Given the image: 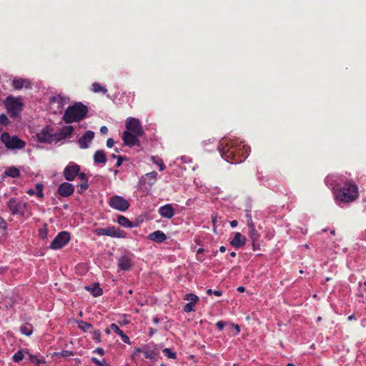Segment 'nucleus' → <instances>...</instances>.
<instances>
[{
    "label": "nucleus",
    "instance_id": "f257e3e1",
    "mask_svg": "<svg viewBox=\"0 0 366 366\" xmlns=\"http://www.w3.org/2000/svg\"><path fill=\"white\" fill-rule=\"evenodd\" d=\"M218 149L222 157L227 162L238 164L243 162L249 154L250 148L236 140H222Z\"/></svg>",
    "mask_w": 366,
    "mask_h": 366
},
{
    "label": "nucleus",
    "instance_id": "f03ea898",
    "mask_svg": "<svg viewBox=\"0 0 366 366\" xmlns=\"http://www.w3.org/2000/svg\"><path fill=\"white\" fill-rule=\"evenodd\" d=\"M358 197V187L352 180L346 181L336 192V199L343 203L352 202L355 201Z\"/></svg>",
    "mask_w": 366,
    "mask_h": 366
},
{
    "label": "nucleus",
    "instance_id": "7ed1b4c3",
    "mask_svg": "<svg viewBox=\"0 0 366 366\" xmlns=\"http://www.w3.org/2000/svg\"><path fill=\"white\" fill-rule=\"evenodd\" d=\"M88 107L81 102H76L65 110L63 120L66 124L78 122L86 117Z\"/></svg>",
    "mask_w": 366,
    "mask_h": 366
},
{
    "label": "nucleus",
    "instance_id": "20e7f679",
    "mask_svg": "<svg viewBox=\"0 0 366 366\" xmlns=\"http://www.w3.org/2000/svg\"><path fill=\"white\" fill-rule=\"evenodd\" d=\"M0 140L8 149H22L26 147V142L17 136H11L9 132H4Z\"/></svg>",
    "mask_w": 366,
    "mask_h": 366
},
{
    "label": "nucleus",
    "instance_id": "39448f33",
    "mask_svg": "<svg viewBox=\"0 0 366 366\" xmlns=\"http://www.w3.org/2000/svg\"><path fill=\"white\" fill-rule=\"evenodd\" d=\"M4 105L8 114L12 118L19 117L23 109V103L20 99L11 96L6 99Z\"/></svg>",
    "mask_w": 366,
    "mask_h": 366
},
{
    "label": "nucleus",
    "instance_id": "423d86ee",
    "mask_svg": "<svg viewBox=\"0 0 366 366\" xmlns=\"http://www.w3.org/2000/svg\"><path fill=\"white\" fill-rule=\"evenodd\" d=\"M38 141L41 143H51L57 142L56 132L51 127H46L37 133Z\"/></svg>",
    "mask_w": 366,
    "mask_h": 366
},
{
    "label": "nucleus",
    "instance_id": "0eeeda50",
    "mask_svg": "<svg viewBox=\"0 0 366 366\" xmlns=\"http://www.w3.org/2000/svg\"><path fill=\"white\" fill-rule=\"evenodd\" d=\"M125 127L127 131L134 133L137 136H143L144 131L139 119L128 117L126 120Z\"/></svg>",
    "mask_w": 366,
    "mask_h": 366
},
{
    "label": "nucleus",
    "instance_id": "6e6552de",
    "mask_svg": "<svg viewBox=\"0 0 366 366\" xmlns=\"http://www.w3.org/2000/svg\"><path fill=\"white\" fill-rule=\"evenodd\" d=\"M94 232L98 236L106 235L118 238H124L126 237V232L124 231L114 227L97 228L95 229Z\"/></svg>",
    "mask_w": 366,
    "mask_h": 366
},
{
    "label": "nucleus",
    "instance_id": "1a4fd4ad",
    "mask_svg": "<svg viewBox=\"0 0 366 366\" xmlns=\"http://www.w3.org/2000/svg\"><path fill=\"white\" fill-rule=\"evenodd\" d=\"M69 240L70 234L66 231L61 232L51 242L50 248L52 249H61L64 247L69 242Z\"/></svg>",
    "mask_w": 366,
    "mask_h": 366
},
{
    "label": "nucleus",
    "instance_id": "9d476101",
    "mask_svg": "<svg viewBox=\"0 0 366 366\" xmlns=\"http://www.w3.org/2000/svg\"><path fill=\"white\" fill-rule=\"evenodd\" d=\"M7 206L13 214L24 216L27 204L16 198H11L8 202Z\"/></svg>",
    "mask_w": 366,
    "mask_h": 366
},
{
    "label": "nucleus",
    "instance_id": "9b49d317",
    "mask_svg": "<svg viewBox=\"0 0 366 366\" xmlns=\"http://www.w3.org/2000/svg\"><path fill=\"white\" fill-rule=\"evenodd\" d=\"M109 205L117 210L124 212L129 207V202L121 196L114 195L110 197Z\"/></svg>",
    "mask_w": 366,
    "mask_h": 366
},
{
    "label": "nucleus",
    "instance_id": "f8f14e48",
    "mask_svg": "<svg viewBox=\"0 0 366 366\" xmlns=\"http://www.w3.org/2000/svg\"><path fill=\"white\" fill-rule=\"evenodd\" d=\"M80 172V166L74 162H69L63 171L64 179L69 182L74 180Z\"/></svg>",
    "mask_w": 366,
    "mask_h": 366
},
{
    "label": "nucleus",
    "instance_id": "ddd939ff",
    "mask_svg": "<svg viewBox=\"0 0 366 366\" xmlns=\"http://www.w3.org/2000/svg\"><path fill=\"white\" fill-rule=\"evenodd\" d=\"M141 137L142 136H137L134 133H132L128 131L123 132L122 136L124 144L130 147L134 146H140L139 137Z\"/></svg>",
    "mask_w": 366,
    "mask_h": 366
},
{
    "label": "nucleus",
    "instance_id": "4468645a",
    "mask_svg": "<svg viewBox=\"0 0 366 366\" xmlns=\"http://www.w3.org/2000/svg\"><path fill=\"white\" fill-rule=\"evenodd\" d=\"M74 186L69 182H63L58 187V194L64 197H68L73 194Z\"/></svg>",
    "mask_w": 366,
    "mask_h": 366
},
{
    "label": "nucleus",
    "instance_id": "2eb2a0df",
    "mask_svg": "<svg viewBox=\"0 0 366 366\" xmlns=\"http://www.w3.org/2000/svg\"><path fill=\"white\" fill-rule=\"evenodd\" d=\"M12 86L14 89L20 90L23 88L31 89V81L28 79L15 77L12 81Z\"/></svg>",
    "mask_w": 366,
    "mask_h": 366
},
{
    "label": "nucleus",
    "instance_id": "dca6fc26",
    "mask_svg": "<svg viewBox=\"0 0 366 366\" xmlns=\"http://www.w3.org/2000/svg\"><path fill=\"white\" fill-rule=\"evenodd\" d=\"M94 137V132L89 130L86 132L79 139V144L81 149H86L89 147L88 143L92 142Z\"/></svg>",
    "mask_w": 366,
    "mask_h": 366
},
{
    "label": "nucleus",
    "instance_id": "f3484780",
    "mask_svg": "<svg viewBox=\"0 0 366 366\" xmlns=\"http://www.w3.org/2000/svg\"><path fill=\"white\" fill-rule=\"evenodd\" d=\"M158 212L161 217L167 219H171L174 215V209L170 204L160 207Z\"/></svg>",
    "mask_w": 366,
    "mask_h": 366
},
{
    "label": "nucleus",
    "instance_id": "a211bd4d",
    "mask_svg": "<svg viewBox=\"0 0 366 366\" xmlns=\"http://www.w3.org/2000/svg\"><path fill=\"white\" fill-rule=\"evenodd\" d=\"M246 243V237L240 232H236L234 238L230 242V244L235 248H240Z\"/></svg>",
    "mask_w": 366,
    "mask_h": 366
},
{
    "label": "nucleus",
    "instance_id": "6ab92c4d",
    "mask_svg": "<svg viewBox=\"0 0 366 366\" xmlns=\"http://www.w3.org/2000/svg\"><path fill=\"white\" fill-rule=\"evenodd\" d=\"M149 239L157 243H162L167 239L166 234L161 230H157L148 236Z\"/></svg>",
    "mask_w": 366,
    "mask_h": 366
},
{
    "label": "nucleus",
    "instance_id": "aec40b11",
    "mask_svg": "<svg viewBox=\"0 0 366 366\" xmlns=\"http://www.w3.org/2000/svg\"><path fill=\"white\" fill-rule=\"evenodd\" d=\"M73 127L71 126H64L61 128V131L59 133H56L57 141H60L61 139L70 137L73 132Z\"/></svg>",
    "mask_w": 366,
    "mask_h": 366
},
{
    "label": "nucleus",
    "instance_id": "412c9836",
    "mask_svg": "<svg viewBox=\"0 0 366 366\" xmlns=\"http://www.w3.org/2000/svg\"><path fill=\"white\" fill-rule=\"evenodd\" d=\"M118 266L122 270H129L132 267L131 259L127 256L121 257L119 259Z\"/></svg>",
    "mask_w": 366,
    "mask_h": 366
},
{
    "label": "nucleus",
    "instance_id": "4be33fe9",
    "mask_svg": "<svg viewBox=\"0 0 366 366\" xmlns=\"http://www.w3.org/2000/svg\"><path fill=\"white\" fill-rule=\"evenodd\" d=\"M117 222L121 226L128 228L135 227L138 225V224L131 222L128 218L123 215L119 216L117 219Z\"/></svg>",
    "mask_w": 366,
    "mask_h": 366
},
{
    "label": "nucleus",
    "instance_id": "5701e85b",
    "mask_svg": "<svg viewBox=\"0 0 366 366\" xmlns=\"http://www.w3.org/2000/svg\"><path fill=\"white\" fill-rule=\"evenodd\" d=\"M107 158L105 152L103 150H98L94 154V161L95 163L105 164Z\"/></svg>",
    "mask_w": 366,
    "mask_h": 366
},
{
    "label": "nucleus",
    "instance_id": "b1692460",
    "mask_svg": "<svg viewBox=\"0 0 366 366\" xmlns=\"http://www.w3.org/2000/svg\"><path fill=\"white\" fill-rule=\"evenodd\" d=\"M87 291H89L94 297H99L103 294L102 289L99 284H94L89 287H85Z\"/></svg>",
    "mask_w": 366,
    "mask_h": 366
},
{
    "label": "nucleus",
    "instance_id": "393cba45",
    "mask_svg": "<svg viewBox=\"0 0 366 366\" xmlns=\"http://www.w3.org/2000/svg\"><path fill=\"white\" fill-rule=\"evenodd\" d=\"M136 352H142L146 359H150L155 361L157 358V354L154 350H144L140 348H137Z\"/></svg>",
    "mask_w": 366,
    "mask_h": 366
},
{
    "label": "nucleus",
    "instance_id": "a878e982",
    "mask_svg": "<svg viewBox=\"0 0 366 366\" xmlns=\"http://www.w3.org/2000/svg\"><path fill=\"white\" fill-rule=\"evenodd\" d=\"M157 172L154 171L149 173H147L144 177V181L148 183L150 186H152L157 180Z\"/></svg>",
    "mask_w": 366,
    "mask_h": 366
},
{
    "label": "nucleus",
    "instance_id": "bb28decb",
    "mask_svg": "<svg viewBox=\"0 0 366 366\" xmlns=\"http://www.w3.org/2000/svg\"><path fill=\"white\" fill-rule=\"evenodd\" d=\"M248 229H249V236L253 242V244H252L253 247H254L255 242L257 241L259 238V234L257 232V230L255 229L254 225L248 227Z\"/></svg>",
    "mask_w": 366,
    "mask_h": 366
},
{
    "label": "nucleus",
    "instance_id": "cd10ccee",
    "mask_svg": "<svg viewBox=\"0 0 366 366\" xmlns=\"http://www.w3.org/2000/svg\"><path fill=\"white\" fill-rule=\"evenodd\" d=\"M4 175L13 178L19 177L20 176V171L15 167H9L4 172Z\"/></svg>",
    "mask_w": 366,
    "mask_h": 366
},
{
    "label": "nucleus",
    "instance_id": "c85d7f7f",
    "mask_svg": "<svg viewBox=\"0 0 366 366\" xmlns=\"http://www.w3.org/2000/svg\"><path fill=\"white\" fill-rule=\"evenodd\" d=\"M20 331L22 334L26 336H29L31 335L33 332V326L29 323H26L25 325L21 327Z\"/></svg>",
    "mask_w": 366,
    "mask_h": 366
},
{
    "label": "nucleus",
    "instance_id": "c756f323",
    "mask_svg": "<svg viewBox=\"0 0 366 366\" xmlns=\"http://www.w3.org/2000/svg\"><path fill=\"white\" fill-rule=\"evenodd\" d=\"M92 92L94 93H102L103 94H105L107 92V89L102 86L98 82H94L92 84Z\"/></svg>",
    "mask_w": 366,
    "mask_h": 366
},
{
    "label": "nucleus",
    "instance_id": "7c9ffc66",
    "mask_svg": "<svg viewBox=\"0 0 366 366\" xmlns=\"http://www.w3.org/2000/svg\"><path fill=\"white\" fill-rule=\"evenodd\" d=\"M77 324L79 329L84 332L89 331L93 327L92 324L87 323L82 320L77 321Z\"/></svg>",
    "mask_w": 366,
    "mask_h": 366
},
{
    "label": "nucleus",
    "instance_id": "2f4dec72",
    "mask_svg": "<svg viewBox=\"0 0 366 366\" xmlns=\"http://www.w3.org/2000/svg\"><path fill=\"white\" fill-rule=\"evenodd\" d=\"M184 300L189 301V303L195 305L199 300V297L192 293H188L184 295Z\"/></svg>",
    "mask_w": 366,
    "mask_h": 366
},
{
    "label": "nucleus",
    "instance_id": "473e14b6",
    "mask_svg": "<svg viewBox=\"0 0 366 366\" xmlns=\"http://www.w3.org/2000/svg\"><path fill=\"white\" fill-rule=\"evenodd\" d=\"M29 354V361H31V362L34 363L36 366H40L41 364H43L45 362L44 358H38L35 355H33L31 354H29V352H27Z\"/></svg>",
    "mask_w": 366,
    "mask_h": 366
},
{
    "label": "nucleus",
    "instance_id": "72a5a7b5",
    "mask_svg": "<svg viewBox=\"0 0 366 366\" xmlns=\"http://www.w3.org/2000/svg\"><path fill=\"white\" fill-rule=\"evenodd\" d=\"M77 192L81 194L89 188V184L88 182H81L77 184Z\"/></svg>",
    "mask_w": 366,
    "mask_h": 366
},
{
    "label": "nucleus",
    "instance_id": "f704fd0d",
    "mask_svg": "<svg viewBox=\"0 0 366 366\" xmlns=\"http://www.w3.org/2000/svg\"><path fill=\"white\" fill-rule=\"evenodd\" d=\"M163 353L165 356H167L169 359H176L177 355L175 352H172L169 348H164L162 350Z\"/></svg>",
    "mask_w": 366,
    "mask_h": 366
},
{
    "label": "nucleus",
    "instance_id": "c9c22d12",
    "mask_svg": "<svg viewBox=\"0 0 366 366\" xmlns=\"http://www.w3.org/2000/svg\"><path fill=\"white\" fill-rule=\"evenodd\" d=\"M24 358V355L21 350H18L12 357L14 362H19Z\"/></svg>",
    "mask_w": 366,
    "mask_h": 366
},
{
    "label": "nucleus",
    "instance_id": "e433bc0d",
    "mask_svg": "<svg viewBox=\"0 0 366 366\" xmlns=\"http://www.w3.org/2000/svg\"><path fill=\"white\" fill-rule=\"evenodd\" d=\"M92 338L97 342L100 343L102 342V334L100 330H96L93 332Z\"/></svg>",
    "mask_w": 366,
    "mask_h": 366
},
{
    "label": "nucleus",
    "instance_id": "4c0bfd02",
    "mask_svg": "<svg viewBox=\"0 0 366 366\" xmlns=\"http://www.w3.org/2000/svg\"><path fill=\"white\" fill-rule=\"evenodd\" d=\"M92 362L95 364L97 366H107L108 365H107L105 363V360L103 359L102 360H98L97 357H92Z\"/></svg>",
    "mask_w": 366,
    "mask_h": 366
},
{
    "label": "nucleus",
    "instance_id": "58836bf2",
    "mask_svg": "<svg viewBox=\"0 0 366 366\" xmlns=\"http://www.w3.org/2000/svg\"><path fill=\"white\" fill-rule=\"evenodd\" d=\"M10 123L9 118L6 114H0V125L6 126Z\"/></svg>",
    "mask_w": 366,
    "mask_h": 366
},
{
    "label": "nucleus",
    "instance_id": "ea45409f",
    "mask_svg": "<svg viewBox=\"0 0 366 366\" xmlns=\"http://www.w3.org/2000/svg\"><path fill=\"white\" fill-rule=\"evenodd\" d=\"M43 184H36V189L37 190V192H36V196L39 197V198H42L44 197V194H43Z\"/></svg>",
    "mask_w": 366,
    "mask_h": 366
},
{
    "label": "nucleus",
    "instance_id": "a19ab883",
    "mask_svg": "<svg viewBox=\"0 0 366 366\" xmlns=\"http://www.w3.org/2000/svg\"><path fill=\"white\" fill-rule=\"evenodd\" d=\"M194 305H193V304H191V303H189V302L187 303L184 305V308H183L184 312H185L187 313H189V312H190L192 311H194Z\"/></svg>",
    "mask_w": 366,
    "mask_h": 366
},
{
    "label": "nucleus",
    "instance_id": "79ce46f5",
    "mask_svg": "<svg viewBox=\"0 0 366 366\" xmlns=\"http://www.w3.org/2000/svg\"><path fill=\"white\" fill-rule=\"evenodd\" d=\"M110 328L113 332H114L115 333H117L119 335H120L123 332V331L122 330H120L119 326L117 325H116L115 323H112L110 325Z\"/></svg>",
    "mask_w": 366,
    "mask_h": 366
},
{
    "label": "nucleus",
    "instance_id": "37998d69",
    "mask_svg": "<svg viewBox=\"0 0 366 366\" xmlns=\"http://www.w3.org/2000/svg\"><path fill=\"white\" fill-rule=\"evenodd\" d=\"M245 218L247 219V224L248 227L254 225V224L252 221V214H251L250 212H247V213L245 214Z\"/></svg>",
    "mask_w": 366,
    "mask_h": 366
},
{
    "label": "nucleus",
    "instance_id": "c03bdc74",
    "mask_svg": "<svg viewBox=\"0 0 366 366\" xmlns=\"http://www.w3.org/2000/svg\"><path fill=\"white\" fill-rule=\"evenodd\" d=\"M77 177L81 181V182H88L89 181L87 175L84 172H79Z\"/></svg>",
    "mask_w": 366,
    "mask_h": 366
},
{
    "label": "nucleus",
    "instance_id": "a18cd8bd",
    "mask_svg": "<svg viewBox=\"0 0 366 366\" xmlns=\"http://www.w3.org/2000/svg\"><path fill=\"white\" fill-rule=\"evenodd\" d=\"M207 294L209 295H212V294H214L217 297H220L222 295V292L221 290H214V291H213L212 289H208L207 290Z\"/></svg>",
    "mask_w": 366,
    "mask_h": 366
},
{
    "label": "nucleus",
    "instance_id": "49530a36",
    "mask_svg": "<svg viewBox=\"0 0 366 366\" xmlns=\"http://www.w3.org/2000/svg\"><path fill=\"white\" fill-rule=\"evenodd\" d=\"M59 355L61 356V357H71L74 355V352L72 351H69V350H62Z\"/></svg>",
    "mask_w": 366,
    "mask_h": 366
},
{
    "label": "nucleus",
    "instance_id": "de8ad7c7",
    "mask_svg": "<svg viewBox=\"0 0 366 366\" xmlns=\"http://www.w3.org/2000/svg\"><path fill=\"white\" fill-rule=\"evenodd\" d=\"M119 336L121 337L122 340L124 343L131 345V341H130L129 337L127 335H125L124 332Z\"/></svg>",
    "mask_w": 366,
    "mask_h": 366
},
{
    "label": "nucleus",
    "instance_id": "09e8293b",
    "mask_svg": "<svg viewBox=\"0 0 366 366\" xmlns=\"http://www.w3.org/2000/svg\"><path fill=\"white\" fill-rule=\"evenodd\" d=\"M216 326L219 330H222L225 326V322L223 321H218L216 323Z\"/></svg>",
    "mask_w": 366,
    "mask_h": 366
},
{
    "label": "nucleus",
    "instance_id": "8fccbe9b",
    "mask_svg": "<svg viewBox=\"0 0 366 366\" xmlns=\"http://www.w3.org/2000/svg\"><path fill=\"white\" fill-rule=\"evenodd\" d=\"M93 352L97 353L98 355L103 356L104 355V350L102 347H97L96 348Z\"/></svg>",
    "mask_w": 366,
    "mask_h": 366
},
{
    "label": "nucleus",
    "instance_id": "3c124183",
    "mask_svg": "<svg viewBox=\"0 0 366 366\" xmlns=\"http://www.w3.org/2000/svg\"><path fill=\"white\" fill-rule=\"evenodd\" d=\"M114 144V141L112 138H109L107 140V147L109 148H112Z\"/></svg>",
    "mask_w": 366,
    "mask_h": 366
},
{
    "label": "nucleus",
    "instance_id": "603ef678",
    "mask_svg": "<svg viewBox=\"0 0 366 366\" xmlns=\"http://www.w3.org/2000/svg\"><path fill=\"white\" fill-rule=\"evenodd\" d=\"M123 160H124V159H123V157L122 156H120V155L118 156L117 157V162L116 163V167H120L122 165V162H123Z\"/></svg>",
    "mask_w": 366,
    "mask_h": 366
},
{
    "label": "nucleus",
    "instance_id": "864d4df0",
    "mask_svg": "<svg viewBox=\"0 0 366 366\" xmlns=\"http://www.w3.org/2000/svg\"><path fill=\"white\" fill-rule=\"evenodd\" d=\"M157 164L159 165L160 171H163L164 169H165L166 166L163 163L162 160H160L159 162H157Z\"/></svg>",
    "mask_w": 366,
    "mask_h": 366
},
{
    "label": "nucleus",
    "instance_id": "5fc2aeb1",
    "mask_svg": "<svg viewBox=\"0 0 366 366\" xmlns=\"http://www.w3.org/2000/svg\"><path fill=\"white\" fill-rule=\"evenodd\" d=\"M100 132L102 134H107V132H108V129L106 126H102L100 128Z\"/></svg>",
    "mask_w": 366,
    "mask_h": 366
},
{
    "label": "nucleus",
    "instance_id": "6e6d98bb",
    "mask_svg": "<svg viewBox=\"0 0 366 366\" xmlns=\"http://www.w3.org/2000/svg\"><path fill=\"white\" fill-rule=\"evenodd\" d=\"M39 235L41 238H43V239L45 238L47 235L46 230H40Z\"/></svg>",
    "mask_w": 366,
    "mask_h": 366
},
{
    "label": "nucleus",
    "instance_id": "4d7b16f0",
    "mask_svg": "<svg viewBox=\"0 0 366 366\" xmlns=\"http://www.w3.org/2000/svg\"><path fill=\"white\" fill-rule=\"evenodd\" d=\"M237 224H238V222H237V220H232V221H231V222H230V226H231L232 227H237Z\"/></svg>",
    "mask_w": 366,
    "mask_h": 366
},
{
    "label": "nucleus",
    "instance_id": "13d9d810",
    "mask_svg": "<svg viewBox=\"0 0 366 366\" xmlns=\"http://www.w3.org/2000/svg\"><path fill=\"white\" fill-rule=\"evenodd\" d=\"M232 326L234 327V329L236 330V334H238L239 332H240V328L239 327L238 325H234L232 324Z\"/></svg>",
    "mask_w": 366,
    "mask_h": 366
},
{
    "label": "nucleus",
    "instance_id": "bf43d9fd",
    "mask_svg": "<svg viewBox=\"0 0 366 366\" xmlns=\"http://www.w3.org/2000/svg\"><path fill=\"white\" fill-rule=\"evenodd\" d=\"M237 290L239 292H244L245 291V288L242 286H239L237 287Z\"/></svg>",
    "mask_w": 366,
    "mask_h": 366
},
{
    "label": "nucleus",
    "instance_id": "052dcab7",
    "mask_svg": "<svg viewBox=\"0 0 366 366\" xmlns=\"http://www.w3.org/2000/svg\"><path fill=\"white\" fill-rule=\"evenodd\" d=\"M152 321L154 324H158L159 322V319L158 317L155 316L153 317Z\"/></svg>",
    "mask_w": 366,
    "mask_h": 366
},
{
    "label": "nucleus",
    "instance_id": "680f3d73",
    "mask_svg": "<svg viewBox=\"0 0 366 366\" xmlns=\"http://www.w3.org/2000/svg\"><path fill=\"white\" fill-rule=\"evenodd\" d=\"M157 332V330L153 328L149 329V335L152 336Z\"/></svg>",
    "mask_w": 366,
    "mask_h": 366
},
{
    "label": "nucleus",
    "instance_id": "e2e57ef3",
    "mask_svg": "<svg viewBox=\"0 0 366 366\" xmlns=\"http://www.w3.org/2000/svg\"><path fill=\"white\" fill-rule=\"evenodd\" d=\"M204 251V249L203 247H199L198 249H197V254H202L203 253Z\"/></svg>",
    "mask_w": 366,
    "mask_h": 366
},
{
    "label": "nucleus",
    "instance_id": "0e129e2a",
    "mask_svg": "<svg viewBox=\"0 0 366 366\" xmlns=\"http://www.w3.org/2000/svg\"><path fill=\"white\" fill-rule=\"evenodd\" d=\"M219 252H224L226 251V247L224 246H221L219 249Z\"/></svg>",
    "mask_w": 366,
    "mask_h": 366
},
{
    "label": "nucleus",
    "instance_id": "69168bd1",
    "mask_svg": "<svg viewBox=\"0 0 366 366\" xmlns=\"http://www.w3.org/2000/svg\"><path fill=\"white\" fill-rule=\"evenodd\" d=\"M348 320L351 321V320H353L355 319V315H350L348 317H347Z\"/></svg>",
    "mask_w": 366,
    "mask_h": 366
},
{
    "label": "nucleus",
    "instance_id": "338daca9",
    "mask_svg": "<svg viewBox=\"0 0 366 366\" xmlns=\"http://www.w3.org/2000/svg\"><path fill=\"white\" fill-rule=\"evenodd\" d=\"M27 193L30 195H34L35 194L34 191L33 189H29Z\"/></svg>",
    "mask_w": 366,
    "mask_h": 366
},
{
    "label": "nucleus",
    "instance_id": "774afa93",
    "mask_svg": "<svg viewBox=\"0 0 366 366\" xmlns=\"http://www.w3.org/2000/svg\"><path fill=\"white\" fill-rule=\"evenodd\" d=\"M229 255H230V257H236V255H237V254H236V252H230Z\"/></svg>",
    "mask_w": 366,
    "mask_h": 366
}]
</instances>
